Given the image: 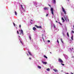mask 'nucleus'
Here are the masks:
<instances>
[{
  "label": "nucleus",
  "mask_w": 74,
  "mask_h": 74,
  "mask_svg": "<svg viewBox=\"0 0 74 74\" xmlns=\"http://www.w3.org/2000/svg\"><path fill=\"white\" fill-rule=\"evenodd\" d=\"M50 10L53 16L54 15V14H53V8H51Z\"/></svg>",
  "instance_id": "f257e3e1"
},
{
  "label": "nucleus",
  "mask_w": 74,
  "mask_h": 74,
  "mask_svg": "<svg viewBox=\"0 0 74 74\" xmlns=\"http://www.w3.org/2000/svg\"><path fill=\"white\" fill-rule=\"evenodd\" d=\"M64 18L66 22H69V18H68V17H66Z\"/></svg>",
  "instance_id": "f03ea898"
},
{
  "label": "nucleus",
  "mask_w": 74,
  "mask_h": 74,
  "mask_svg": "<svg viewBox=\"0 0 74 74\" xmlns=\"http://www.w3.org/2000/svg\"><path fill=\"white\" fill-rule=\"evenodd\" d=\"M58 61L59 62H60V63H63V61L62 60V59L60 58H58Z\"/></svg>",
  "instance_id": "7ed1b4c3"
},
{
  "label": "nucleus",
  "mask_w": 74,
  "mask_h": 74,
  "mask_svg": "<svg viewBox=\"0 0 74 74\" xmlns=\"http://www.w3.org/2000/svg\"><path fill=\"white\" fill-rule=\"evenodd\" d=\"M62 9L63 12H64L65 14H66V12L65 11V10L64 9V8H63V7H62Z\"/></svg>",
  "instance_id": "20e7f679"
},
{
  "label": "nucleus",
  "mask_w": 74,
  "mask_h": 74,
  "mask_svg": "<svg viewBox=\"0 0 74 74\" xmlns=\"http://www.w3.org/2000/svg\"><path fill=\"white\" fill-rule=\"evenodd\" d=\"M35 27H36L37 28H42V27H41V26H38L36 25H35Z\"/></svg>",
  "instance_id": "39448f33"
},
{
  "label": "nucleus",
  "mask_w": 74,
  "mask_h": 74,
  "mask_svg": "<svg viewBox=\"0 0 74 74\" xmlns=\"http://www.w3.org/2000/svg\"><path fill=\"white\" fill-rule=\"evenodd\" d=\"M20 32L22 34H23V30H22V29H21V30L20 31Z\"/></svg>",
  "instance_id": "423d86ee"
},
{
  "label": "nucleus",
  "mask_w": 74,
  "mask_h": 74,
  "mask_svg": "<svg viewBox=\"0 0 74 74\" xmlns=\"http://www.w3.org/2000/svg\"><path fill=\"white\" fill-rule=\"evenodd\" d=\"M62 21H63V22H64V21H65L64 20V18H63V17L62 18Z\"/></svg>",
  "instance_id": "0eeeda50"
},
{
  "label": "nucleus",
  "mask_w": 74,
  "mask_h": 74,
  "mask_svg": "<svg viewBox=\"0 0 74 74\" xmlns=\"http://www.w3.org/2000/svg\"><path fill=\"white\" fill-rule=\"evenodd\" d=\"M28 52L30 55H31V56H32V54H31V53L30 52L28 51Z\"/></svg>",
  "instance_id": "6e6552de"
},
{
  "label": "nucleus",
  "mask_w": 74,
  "mask_h": 74,
  "mask_svg": "<svg viewBox=\"0 0 74 74\" xmlns=\"http://www.w3.org/2000/svg\"><path fill=\"white\" fill-rule=\"evenodd\" d=\"M53 3H54V4H56V0H53Z\"/></svg>",
  "instance_id": "1a4fd4ad"
},
{
  "label": "nucleus",
  "mask_w": 74,
  "mask_h": 74,
  "mask_svg": "<svg viewBox=\"0 0 74 74\" xmlns=\"http://www.w3.org/2000/svg\"><path fill=\"white\" fill-rule=\"evenodd\" d=\"M42 63H43V64H47V62H44L43 61H42Z\"/></svg>",
  "instance_id": "9d476101"
},
{
  "label": "nucleus",
  "mask_w": 74,
  "mask_h": 74,
  "mask_svg": "<svg viewBox=\"0 0 74 74\" xmlns=\"http://www.w3.org/2000/svg\"><path fill=\"white\" fill-rule=\"evenodd\" d=\"M33 29L34 30H36V28L35 27H33Z\"/></svg>",
  "instance_id": "9b49d317"
},
{
  "label": "nucleus",
  "mask_w": 74,
  "mask_h": 74,
  "mask_svg": "<svg viewBox=\"0 0 74 74\" xmlns=\"http://www.w3.org/2000/svg\"><path fill=\"white\" fill-rule=\"evenodd\" d=\"M44 9L45 10H48V8H44Z\"/></svg>",
  "instance_id": "f8f14e48"
},
{
  "label": "nucleus",
  "mask_w": 74,
  "mask_h": 74,
  "mask_svg": "<svg viewBox=\"0 0 74 74\" xmlns=\"http://www.w3.org/2000/svg\"><path fill=\"white\" fill-rule=\"evenodd\" d=\"M53 70L55 72H57V71H58V70H56V69H53Z\"/></svg>",
  "instance_id": "ddd939ff"
},
{
  "label": "nucleus",
  "mask_w": 74,
  "mask_h": 74,
  "mask_svg": "<svg viewBox=\"0 0 74 74\" xmlns=\"http://www.w3.org/2000/svg\"><path fill=\"white\" fill-rule=\"evenodd\" d=\"M38 69H41V66H38Z\"/></svg>",
  "instance_id": "4468645a"
},
{
  "label": "nucleus",
  "mask_w": 74,
  "mask_h": 74,
  "mask_svg": "<svg viewBox=\"0 0 74 74\" xmlns=\"http://www.w3.org/2000/svg\"><path fill=\"white\" fill-rule=\"evenodd\" d=\"M44 57L45 58H46V59H48V58L45 56V55H44Z\"/></svg>",
  "instance_id": "2eb2a0df"
},
{
  "label": "nucleus",
  "mask_w": 74,
  "mask_h": 74,
  "mask_svg": "<svg viewBox=\"0 0 74 74\" xmlns=\"http://www.w3.org/2000/svg\"><path fill=\"white\" fill-rule=\"evenodd\" d=\"M15 15H17V12H16V11H15Z\"/></svg>",
  "instance_id": "dca6fc26"
},
{
  "label": "nucleus",
  "mask_w": 74,
  "mask_h": 74,
  "mask_svg": "<svg viewBox=\"0 0 74 74\" xmlns=\"http://www.w3.org/2000/svg\"><path fill=\"white\" fill-rule=\"evenodd\" d=\"M61 41L62 42V43H63V40L62 38L61 39Z\"/></svg>",
  "instance_id": "f3484780"
},
{
  "label": "nucleus",
  "mask_w": 74,
  "mask_h": 74,
  "mask_svg": "<svg viewBox=\"0 0 74 74\" xmlns=\"http://www.w3.org/2000/svg\"><path fill=\"white\" fill-rule=\"evenodd\" d=\"M21 8H22L23 10H24V9L23 8V7L22 6V5H21Z\"/></svg>",
  "instance_id": "a211bd4d"
},
{
  "label": "nucleus",
  "mask_w": 74,
  "mask_h": 74,
  "mask_svg": "<svg viewBox=\"0 0 74 74\" xmlns=\"http://www.w3.org/2000/svg\"><path fill=\"white\" fill-rule=\"evenodd\" d=\"M71 38L72 40H73V36H72L71 37Z\"/></svg>",
  "instance_id": "6ab92c4d"
},
{
  "label": "nucleus",
  "mask_w": 74,
  "mask_h": 74,
  "mask_svg": "<svg viewBox=\"0 0 74 74\" xmlns=\"http://www.w3.org/2000/svg\"><path fill=\"white\" fill-rule=\"evenodd\" d=\"M67 36H68L69 37V32L67 33Z\"/></svg>",
  "instance_id": "aec40b11"
},
{
  "label": "nucleus",
  "mask_w": 74,
  "mask_h": 74,
  "mask_svg": "<svg viewBox=\"0 0 74 74\" xmlns=\"http://www.w3.org/2000/svg\"><path fill=\"white\" fill-rule=\"evenodd\" d=\"M47 71H49V70H50V69H49V68H48L47 69Z\"/></svg>",
  "instance_id": "412c9836"
},
{
  "label": "nucleus",
  "mask_w": 74,
  "mask_h": 74,
  "mask_svg": "<svg viewBox=\"0 0 74 74\" xmlns=\"http://www.w3.org/2000/svg\"><path fill=\"white\" fill-rule=\"evenodd\" d=\"M13 23V25H14V26L15 27V23Z\"/></svg>",
  "instance_id": "4be33fe9"
},
{
  "label": "nucleus",
  "mask_w": 74,
  "mask_h": 74,
  "mask_svg": "<svg viewBox=\"0 0 74 74\" xmlns=\"http://www.w3.org/2000/svg\"><path fill=\"white\" fill-rule=\"evenodd\" d=\"M17 34H19V32H18V31H17Z\"/></svg>",
  "instance_id": "5701e85b"
},
{
  "label": "nucleus",
  "mask_w": 74,
  "mask_h": 74,
  "mask_svg": "<svg viewBox=\"0 0 74 74\" xmlns=\"http://www.w3.org/2000/svg\"><path fill=\"white\" fill-rule=\"evenodd\" d=\"M19 27L20 28H21V25H19Z\"/></svg>",
  "instance_id": "b1692460"
},
{
  "label": "nucleus",
  "mask_w": 74,
  "mask_h": 74,
  "mask_svg": "<svg viewBox=\"0 0 74 74\" xmlns=\"http://www.w3.org/2000/svg\"><path fill=\"white\" fill-rule=\"evenodd\" d=\"M61 64L63 66H64V64H62V63H61Z\"/></svg>",
  "instance_id": "393cba45"
},
{
  "label": "nucleus",
  "mask_w": 74,
  "mask_h": 74,
  "mask_svg": "<svg viewBox=\"0 0 74 74\" xmlns=\"http://www.w3.org/2000/svg\"><path fill=\"white\" fill-rule=\"evenodd\" d=\"M29 38L30 40H31V36H29Z\"/></svg>",
  "instance_id": "a878e982"
},
{
  "label": "nucleus",
  "mask_w": 74,
  "mask_h": 74,
  "mask_svg": "<svg viewBox=\"0 0 74 74\" xmlns=\"http://www.w3.org/2000/svg\"><path fill=\"white\" fill-rule=\"evenodd\" d=\"M57 42H58V44H59V40H57Z\"/></svg>",
  "instance_id": "bb28decb"
},
{
  "label": "nucleus",
  "mask_w": 74,
  "mask_h": 74,
  "mask_svg": "<svg viewBox=\"0 0 74 74\" xmlns=\"http://www.w3.org/2000/svg\"><path fill=\"white\" fill-rule=\"evenodd\" d=\"M58 23H60V25H62V24H61V23H60V22H58Z\"/></svg>",
  "instance_id": "cd10ccee"
},
{
  "label": "nucleus",
  "mask_w": 74,
  "mask_h": 74,
  "mask_svg": "<svg viewBox=\"0 0 74 74\" xmlns=\"http://www.w3.org/2000/svg\"><path fill=\"white\" fill-rule=\"evenodd\" d=\"M71 32L73 33H74V32L73 31H72Z\"/></svg>",
  "instance_id": "c85d7f7f"
},
{
  "label": "nucleus",
  "mask_w": 74,
  "mask_h": 74,
  "mask_svg": "<svg viewBox=\"0 0 74 74\" xmlns=\"http://www.w3.org/2000/svg\"><path fill=\"white\" fill-rule=\"evenodd\" d=\"M48 16V14H47L46 15V16Z\"/></svg>",
  "instance_id": "c756f323"
},
{
  "label": "nucleus",
  "mask_w": 74,
  "mask_h": 74,
  "mask_svg": "<svg viewBox=\"0 0 74 74\" xmlns=\"http://www.w3.org/2000/svg\"><path fill=\"white\" fill-rule=\"evenodd\" d=\"M29 59L30 60H31V59H32V58H30V57H29Z\"/></svg>",
  "instance_id": "7c9ffc66"
},
{
  "label": "nucleus",
  "mask_w": 74,
  "mask_h": 74,
  "mask_svg": "<svg viewBox=\"0 0 74 74\" xmlns=\"http://www.w3.org/2000/svg\"><path fill=\"white\" fill-rule=\"evenodd\" d=\"M48 42H50V40H48Z\"/></svg>",
  "instance_id": "2f4dec72"
},
{
  "label": "nucleus",
  "mask_w": 74,
  "mask_h": 74,
  "mask_svg": "<svg viewBox=\"0 0 74 74\" xmlns=\"http://www.w3.org/2000/svg\"><path fill=\"white\" fill-rule=\"evenodd\" d=\"M56 27L55 26V25H54V28H55Z\"/></svg>",
  "instance_id": "473e14b6"
},
{
  "label": "nucleus",
  "mask_w": 74,
  "mask_h": 74,
  "mask_svg": "<svg viewBox=\"0 0 74 74\" xmlns=\"http://www.w3.org/2000/svg\"><path fill=\"white\" fill-rule=\"evenodd\" d=\"M20 42H21V44H22V41L20 40Z\"/></svg>",
  "instance_id": "72a5a7b5"
},
{
  "label": "nucleus",
  "mask_w": 74,
  "mask_h": 74,
  "mask_svg": "<svg viewBox=\"0 0 74 74\" xmlns=\"http://www.w3.org/2000/svg\"><path fill=\"white\" fill-rule=\"evenodd\" d=\"M56 23H57H57H58V21H56Z\"/></svg>",
  "instance_id": "f704fd0d"
},
{
  "label": "nucleus",
  "mask_w": 74,
  "mask_h": 74,
  "mask_svg": "<svg viewBox=\"0 0 74 74\" xmlns=\"http://www.w3.org/2000/svg\"><path fill=\"white\" fill-rule=\"evenodd\" d=\"M49 5V6H50V7H51V5Z\"/></svg>",
  "instance_id": "c9c22d12"
},
{
  "label": "nucleus",
  "mask_w": 74,
  "mask_h": 74,
  "mask_svg": "<svg viewBox=\"0 0 74 74\" xmlns=\"http://www.w3.org/2000/svg\"><path fill=\"white\" fill-rule=\"evenodd\" d=\"M27 56H29V54H27Z\"/></svg>",
  "instance_id": "e433bc0d"
},
{
  "label": "nucleus",
  "mask_w": 74,
  "mask_h": 74,
  "mask_svg": "<svg viewBox=\"0 0 74 74\" xmlns=\"http://www.w3.org/2000/svg\"><path fill=\"white\" fill-rule=\"evenodd\" d=\"M71 74H74V73H71Z\"/></svg>",
  "instance_id": "4c0bfd02"
},
{
  "label": "nucleus",
  "mask_w": 74,
  "mask_h": 74,
  "mask_svg": "<svg viewBox=\"0 0 74 74\" xmlns=\"http://www.w3.org/2000/svg\"><path fill=\"white\" fill-rule=\"evenodd\" d=\"M31 21H33V20H31Z\"/></svg>",
  "instance_id": "58836bf2"
},
{
  "label": "nucleus",
  "mask_w": 74,
  "mask_h": 74,
  "mask_svg": "<svg viewBox=\"0 0 74 74\" xmlns=\"http://www.w3.org/2000/svg\"><path fill=\"white\" fill-rule=\"evenodd\" d=\"M65 74H69L68 73H66Z\"/></svg>",
  "instance_id": "ea45409f"
},
{
  "label": "nucleus",
  "mask_w": 74,
  "mask_h": 74,
  "mask_svg": "<svg viewBox=\"0 0 74 74\" xmlns=\"http://www.w3.org/2000/svg\"><path fill=\"white\" fill-rule=\"evenodd\" d=\"M50 53H52L51 52H50Z\"/></svg>",
  "instance_id": "a19ab883"
},
{
  "label": "nucleus",
  "mask_w": 74,
  "mask_h": 74,
  "mask_svg": "<svg viewBox=\"0 0 74 74\" xmlns=\"http://www.w3.org/2000/svg\"><path fill=\"white\" fill-rule=\"evenodd\" d=\"M19 37H20V38H21V37H20V36H19Z\"/></svg>",
  "instance_id": "79ce46f5"
},
{
  "label": "nucleus",
  "mask_w": 74,
  "mask_h": 74,
  "mask_svg": "<svg viewBox=\"0 0 74 74\" xmlns=\"http://www.w3.org/2000/svg\"><path fill=\"white\" fill-rule=\"evenodd\" d=\"M20 34H21V33H20Z\"/></svg>",
  "instance_id": "37998d69"
},
{
  "label": "nucleus",
  "mask_w": 74,
  "mask_h": 74,
  "mask_svg": "<svg viewBox=\"0 0 74 74\" xmlns=\"http://www.w3.org/2000/svg\"><path fill=\"white\" fill-rule=\"evenodd\" d=\"M31 24H32V23H31Z\"/></svg>",
  "instance_id": "c03bdc74"
},
{
  "label": "nucleus",
  "mask_w": 74,
  "mask_h": 74,
  "mask_svg": "<svg viewBox=\"0 0 74 74\" xmlns=\"http://www.w3.org/2000/svg\"><path fill=\"white\" fill-rule=\"evenodd\" d=\"M73 27H74V25H73Z\"/></svg>",
  "instance_id": "a18cd8bd"
},
{
  "label": "nucleus",
  "mask_w": 74,
  "mask_h": 74,
  "mask_svg": "<svg viewBox=\"0 0 74 74\" xmlns=\"http://www.w3.org/2000/svg\"><path fill=\"white\" fill-rule=\"evenodd\" d=\"M20 31H19V32H20Z\"/></svg>",
  "instance_id": "49530a36"
},
{
  "label": "nucleus",
  "mask_w": 74,
  "mask_h": 74,
  "mask_svg": "<svg viewBox=\"0 0 74 74\" xmlns=\"http://www.w3.org/2000/svg\"><path fill=\"white\" fill-rule=\"evenodd\" d=\"M68 1H69V0H68Z\"/></svg>",
  "instance_id": "de8ad7c7"
},
{
  "label": "nucleus",
  "mask_w": 74,
  "mask_h": 74,
  "mask_svg": "<svg viewBox=\"0 0 74 74\" xmlns=\"http://www.w3.org/2000/svg\"><path fill=\"white\" fill-rule=\"evenodd\" d=\"M72 49H73V48Z\"/></svg>",
  "instance_id": "09e8293b"
},
{
  "label": "nucleus",
  "mask_w": 74,
  "mask_h": 74,
  "mask_svg": "<svg viewBox=\"0 0 74 74\" xmlns=\"http://www.w3.org/2000/svg\"><path fill=\"white\" fill-rule=\"evenodd\" d=\"M34 3H35V2H34Z\"/></svg>",
  "instance_id": "8fccbe9b"
}]
</instances>
